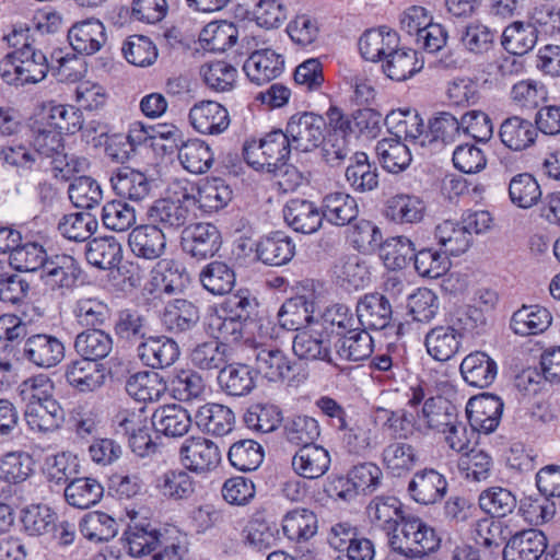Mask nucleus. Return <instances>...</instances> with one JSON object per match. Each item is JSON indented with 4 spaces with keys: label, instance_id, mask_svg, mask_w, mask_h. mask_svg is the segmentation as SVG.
I'll return each instance as SVG.
<instances>
[{
    "label": "nucleus",
    "instance_id": "51",
    "mask_svg": "<svg viewBox=\"0 0 560 560\" xmlns=\"http://www.w3.org/2000/svg\"><path fill=\"white\" fill-rule=\"evenodd\" d=\"M423 61L417 57V51L410 48L392 49L382 68L384 73L392 80L404 81L419 72Z\"/></svg>",
    "mask_w": 560,
    "mask_h": 560
},
{
    "label": "nucleus",
    "instance_id": "61",
    "mask_svg": "<svg viewBox=\"0 0 560 560\" xmlns=\"http://www.w3.org/2000/svg\"><path fill=\"white\" fill-rule=\"evenodd\" d=\"M282 529L288 539L306 541L317 532V516L307 509L290 511L283 517Z\"/></svg>",
    "mask_w": 560,
    "mask_h": 560
},
{
    "label": "nucleus",
    "instance_id": "4",
    "mask_svg": "<svg viewBox=\"0 0 560 560\" xmlns=\"http://www.w3.org/2000/svg\"><path fill=\"white\" fill-rule=\"evenodd\" d=\"M325 119L312 112L293 114L285 127V136L293 150L311 152L324 141Z\"/></svg>",
    "mask_w": 560,
    "mask_h": 560
},
{
    "label": "nucleus",
    "instance_id": "62",
    "mask_svg": "<svg viewBox=\"0 0 560 560\" xmlns=\"http://www.w3.org/2000/svg\"><path fill=\"white\" fill-rule=\"evenodd\" d=\"M348 230V240L362 254H373L382 245L383 235L378 226L365 219H355Z\"/></svg>",
    "mask_w": 560,
    "mask_h": 560
},
{
    "label": "nucleus",
    "instance_id": "30",
    "mask_svg": "<svg viewBox=\"0 0 560 560\" xmlns=\"http://www.w3.org/2000/svg\"><path fill=\"white\" fill-rule=\"evenodd\" d=\"M537 136L536 126L530 120L520 116L505 118L499 129L501 142L512 151L528 149L535 143Z\"/></svg>",
    "mask_w": 560,
    "mask_h": 560
},
{
    "label": "nucleus",
    "instance_id": "19",
    "mask_svg": "<svg viewBox=\"0 0 560 560\" xmlns=\"http://www.w3.org/2000/svg\"><path fill=\"white\" fill-rule=\"evenodd\" d=\"M336 362H358L368 359L373 352V339L363 327H355L334 341Z\"/></svg>",
    "mask_w": 560,
    "mask_h": 560
},
{
    "label": "nucleus",
    "instance_id": "57",
    "mask_svg": "<svg viewBox=\"0 0 560 560\" xmlns=\"http://www.w3.org/2000/svg\"><path fill=\"white\" fill-rule=\"evenodd\" d=\"M222 389L231 396H245L256 386L252 369L246 364H230L218 376Z\"/></svg>",
    "mask_w": 560,
    "mask_h": 560
},
{
    "label": "nucleus",
    "instance_id": "64",
    "mask_svg": "<svg viewBox=\"0 0 560 560\" xmlns=\"http://www.w3.org/2000/svg\"><path fill=\"white\" fill-rule=\"evenodd\" d=\"M81 534L91 541H108L118 533L117 522L108 514L94 511L85 514L79 524Z\"/></svg>",
    "mask_w": 560,
    "mask_h": 560
},
{
    "label": "nucleus",
    "instance_id": "22",
    "mask_svg": "<svg viewBox=\"0 0 560 560\" xmlns=\"http://www.w3.org/2000/svg\"><path fill=\"white\" fill-rule=\"evenodd\" d=\"M109 182L116 195L131 201L145 199L150 195L153 184L144 173L129 167L114 171Z\"/></svg>",
    "mask_w": 560,
    "mask_h": 560
},
{
    "label": "nucleus",
    "instance_id": "58",
    "mask_svg": "<svg viewBox=\"0 0 560 560\" xmlns=\"http://www.w3.org/2000/svg\"><path fill=\"white\" fill-rule=\"evenodd\" d=\"M320 331L326 336H343L357 327V316L345 304H334L325 308L318 322Z\"/></svg>",
    "mask_w": 560,
    "mask_h": 560
},
{
    "label": "nucleus",
    "instance_id": "39",
    "mask_svg": "<svg viewBox=\"0 0 560 560\" xmlns=\"http://www.w3.org/2000/svg\"><path fill=\"white\" fill-rule=\"evenodd\" d=\"M256 370L270 382L290 378L292 363L287 354L277 348L256 347L254 349Z\"/></svg>",
    "mask_w": 560,
    "mask_h": 560
},
{
    "label": "nucleus",
    "instance_id": "56",
    "mask_svg": "<svg viewBox=\"0 0 560 560\" xmlns=\"http://www.w3.org/2000/svg\"><path fill=\"white\" fill-rule=\"evenodd\" d=\"M165 389L162 376L155 372H138L126 382V392L138 401L159 400Z\"/></svg>",
    "mask_w": 560,
    "mask_h": 560
},
{
    "label": "nucleus",
    "instance_id": "5",
    "mask_svg": "<svg viewBox=\"0 0 560 560\" xmlns=\"http://www.w3.org/2000/svg\"><path fill=\"white\" fill-rule=\"evenodd\" d=\"M440 541L435 530L421 518L407 516L402 520L400 534L389 537V553L399 552L400 547L405 552H408L407 548L412 551H435Z\"/></svg>",
    "mask_w": 560,
    "mask_h": 560
},
{
    "label": "nucleus",
    "instance_id": "31",
    "mask_svg": "<svg viewBox=\"0 0 560 560\" xmlns=\"http://www.w3.org/2000/svg\"><path fill=\"white\" fill-rule=\"evenodd\" d=\"M72 48L85 55L97 52L106 43L104 24L98 20H86L73 25L68 32Z\"/></svg>",
    "mask_w": 560,
    "mask_h": 560
},
{
    "label": "nucleus",
    "instance_id": "44",
    "mask_svg": "<svg viewBox=\"0 0 560 560\" xmlns=\"http://www.w3.org/2000/svg\"><path fill=\"white\" fill-rule=\"evenodd\" d=\"M85 257L90 265L109 270L117 267L122 258L121 245L114 236L95 237L88 243Z\"/></svg>",
    "mask_w": 560,
    "mask_h": 560
},
{
    "label": "nucleus",
    "instance_id": "36",
    "mask_svg": "<svg viewBox=\"0 0 560 560\" xmlns=\"http://www.w3.org/2000/svg\"><path fill=\"white\" fill-rule=\"evenodd\" d=\"M125 539L132 557H142L155 550L160 542V532L151 522L131 517L125 530Z\"/></svg>",
    "mask_w": 560,
    "mask_h": 560
},
{
    "label": "nucleus",
    "instance_id": "53",
    "mask_svg": "<svg viewBox=\"0 0 560 560\" xmlns=\"http://www.w3.org/2000/svg\"><path fill=\"white\" fill-rule=\"evenodd\" d=\"M435 238L444 250V254L458 256L468 250L472 244V237L464 229L462 222L445 220L435 228Z\"/></svg>",
    "mask_w": 560,
    "mask_h": 560
},
{
    "label": "nucleus",
    "instance_id": "55",
    "mask_svg": "<svg viewBox=\"0 0 560 560\" xmlns=\"http://www.w3.org/2000/svg\"><path fill=\"white\" fill-rule=\"evenodd\" d=\"M104 489L94 478H73L65 488L66 501L78 509H89L100 502Z\"/></svg>",
    "mask_w": 560,
    "mask_h": 560
},
{
    "label": "nucleus",
    "instance_id": "42",
    "mask_svg": "<svg viewBox=\"0 0 560 560\" xmlns=\"http://www.w3.org/2000/svg\"><path fill=\"white\" fill-rule=\"evenodd\" d=\"M375 153L380 165L390 174L407 170L412 161L409 147L396 138H385L377 142Z\"/></svg>",
    "mask_w": 560,
    "mask_h": 560
},
{
    "label": "nucleus",
    "instance_id": "59",
    "mask_svg": "<svg viewBox=\"0 0 560 560\" xmlns=\"http://www.w3.org/2000/svg\"><path fill=\"white\" fill-rule=\"evenodd\" d=\"M314 304L304 295H298L288 299L278 312V320L282 328L287 330H300L303 326L312 322Z\"/></svg>",
    "mask_w": 560,
    "mask_h": 560
},
{
    "label": "nucleus",
    "instance_id": "48",
    "mask_svg": "<svg viewBox=\"0 0 560 560\" xmlns=\"http://www.w3.org/2000/svg\"><path fill=\"white\" fill-rule=\"evenodd\" d=\"M74 349L81 359L96 363L110 353L113 339L102 329H86L75 337Z\"/></svg>",
    "mask_w": 560,
    "mask_h": 560
},
{
    "label": "nucleus",
    "instance_id": "27",
    "mask_svg": "<svg viewBox=\"0 0 560 560\" xmlns=\"http://www.w3.org/2000/svg\"><path fill=\"white\" fill-rule=\"evenodd\" d=\"M256 255L265 265L283 266L294 257L295 244L284 232L277 231L258 241Z\"/></svg>",
    "mask_w": 560,
    "mask_h": 560
},
{
    "label": "nucleus",
    "instance_id": "32",
    "mask_svg": "<svg viewBox=\"0 0 560 560\" xmlns=\"http://www.w3.org/2000/svg\"><path fill=\"white\" fill-rule=\"evenodd\" d=\"M154 430L168 438H182L191 427L188 411L179 405H165L155 409L151 417Z\"/></svg>",
    "mask_w": 560,
    "mask_h": 560
},
{
    "label": "nucleus",
    "instance_id": "35",
    "mask_svg": "<svg viewBox=\"0 0 560 560\" xmlns=\"http://www.w3.org/2000/svg\"><path fill=\"white\" fill-rule=\"evenodd\" d=\"M320 212L323 219L336 226L351 224L359 214L357 200L349 194L336 191L323 198Z\"/></svg>",
    "mask_w": 560,
    "mask_h": 560
},
{
    "label": "nucleus",
    "instance_id": "60",
    "mask_svg": "<svg viewBox=\"0 0 560 560\" xmlns=\"http://www.w3.org/2000/svg\"><path fill=\"white\" fill-rule=\"evenodd\" d=\"M196 482L185 469H170L156 480V488L171 500H185L195 492Z\"/></svg>",
    "mask_w": 560,
    "mask_h": 560
},
{
    "label": "nucleus",
    "instance_id": "28",
    "mask_svg": "<svg viewBox=\"0 0 560 560\" xmlns=\"http://www.w3.org/2000/svg\"><path fill=\"white\" fill-rule=\"evenodd\" d=\"M65 378L75 390L91 393L104 385L106 375L101 365L80 359L67 364Z\"/></svg>",
    "mask_w": 560,
    "mask_h": 560
},
{
    "label": "nucleus",
    "instance_id": "3",
    "mask_svg": "<svg viewBox=\"0 0 560 560\" xmlns=\"http://www.w3.org/2000/svg\"><path fill=\"white\" fill-rule=\"evenodd\" d=\"M293 150L284 131L278 129L260 139H250L243 145L244 160L257 171H276L290 158Z\"/></svg>",
    "mask_w": 560,
    "mask_h": 560
},
{
    "label": "nucleus",
    "instance_id": "9",
    "mask_svg": "<svg viewBox=\"0 0 560 560\" xmlns=\"http://www.w3.org/2000/svg\"><path fill=\"white\" fill-rule=\"evenodd\" d=\"M447 487L448 483L443 474L434 468H423L412 475L407 492L415 502L430 505L442 501Z\"/></svg>",
    "mask_w": 560,
    "mask_h": 560
},
{
    "label": "nucleus",
    "instance_id": "23",
    "mask_svg": "<svg viewBox=\"0 0 560 560\" xmlns=\"http://www.w3.org/2000/svg\"><path fill=\"white\" fill-rule=\"evenodd\" d=\"M459 371L468 385L486 388L494 382L498 374V365L486 352L475 351L464 358Z\"/></svg>",
    "mask_w": 560,
    "mask_h": 560
},
{
    "label": "nucleus",
    "instance_id": "33",
    "mask_svg": "<svg viewBox=\"0 0 560 560\" xmlns=\"http://www.w3.org/2000/svg\"><path fill=\"white\" fill-rule=\"evenodd\" d=\"M329 452L320 445H306L292 457V468L301 477L317 479L324 476L330 467Z\"/></svg>",
    "mask_w": 560,
    "mask_h": 560
},
{
    "label": "nucleus",
    "instance_id": "14",
    "mask_svg": "<svg viewBox=\"0 0 560 560\" xmlns=\"http://www.w3.org/2000/svg\"><path fill=\"white\" fill-rule=\"evenodd\" d=\"M189 121L192 128L202 135H220L230 126L228 109L213 101H202L189 110Z\"/></svg>",
    "mask_w": 560,
    "mask_h": 560
},
{
    "label": "nucleus",
    "instance_id": "54",
    "mask_svg": "<svg viewBox=\"0 0 560 560\" xmlns=\"http://www.w3.org/2000/svg\"><path fill=\"white\" fill-rule=\"evenodd\" d=\"M416 448L407 443L394 441L387 444L382 452V463L394 476H401L411 470L418 463Z\"/></svg>",
    "mask_w": 560,
    "mask_h": 560
},
{
    "label": "nucleus",
    "instance_id": "47",
    "mask_svg": "<svg viewBox=\"0 0 560 560\" xmlns=\"http://www.w3.org/2000/svg\"><path fill=\"white\" fill-rule=\"evenodd\" d=\"M346 180L358 192L374 190L378 186L377 168L369 162L364 152H355L346 168Z\"/></svg>",
    "mask_w": 560,
    "mask_h": 560
},
{
    "label": "nucleus",
    "instance_id": "1",
    "mask_svg": "<svg viewBox=\"0 0 560 560\" xmlns=\"http://www.w3.org/2000/svg\"><path fill=\"white\" fill-rule=\"evenodd\" d=\"M28 33V28L14 30L7 37L16 49L0 61V77L10 85L36 84L48 73L47 57L35 46V39Z\"/></svg>",
    "mask_w": 560,
    "mask_h": 560
},
{
    "label": "nucleus",
    "instance_id": "7",
    "mask_svg": "<svg viewBox=\"0 0 560 560\" xmlns=\"http://www.w3.org/2000/svg\"><path fill=\"white\" fill-rule=\"evenodd\" d=\"M182 248L191 257L202 260L214 256L221 246V235L211 223H195L182 232Z\"/></svg>",
    "mask_w": 560,
    "mask_h": 560
},
{
    "label": "nucleus",
    "instance_id": "21",
    "mask_svg": "<svg viewBox=\"0 0 560 560\" xmlns=\"http://www.w3.org/2000/svg\"><path fill=\"white\" fill-rule=\"evenodd\" d=\"M283 218L291 229L302 234L316 232L323 221L322 212L314 202L299 198L291 199L285 203Z\"/></svg>",
    "mask_w": 560,
    "mask_h": 560
},
{
    "label": "nucleus",
    "instance_id": "12",
    "mask_svg": "<svg viewBox=\"0 0 560 560\" xmlns=\"http://www.w3.org/2000/svg\"><path fill=\"white\" fill-rule=\"evenodd\" d=\"M503 407L501 398L491 394L470 398L466 406L469 424L478 432H493L500 423Z\"/></svg>",
    "mask_w": 560,
    "mask_h": 560
},
{
    "label": "nucleus",
    "instance_id": "13",
    "mask_svg": "<svg viewBox=\"0 0 560 560\" xmlns=\"http://www.w3.org/2000/svg\"><path fill=\"white\" fill-rule=\"evenodd\" d=\"M284 69L282 55L265 48L253 51L243 65L248 80L257 85L269 83L278 78Z\"/></svg>",
    "mask_w": 560,
    "mask_h": 560
},
{
    "label": "nucleus",
    "instance_id": "43",
    "mask_svg": "<svg viewBox=\"0 0 560 560\" xmlns=\"http://www.w3.org/2000/svg\"><path fill=\"white\" fill-rule=\"evenodd\" d=\"M180 165L191 174H205L213 165L211 148L200 139H189L180 144L177 152Z\"/></svg>",
    "mask_w": 560,
    "mask_h": 560
},
{
    "label": "nucleus",
    "instance_id": "45",
    "mask_svg": "<svg viewBox=\"0 0 560 560\" xmlns=\"http://www.w3.org/2000/svg\"><path fill=\"white\" fill-rule=\"evenodd\" d=\"M537 38L538 30L535 24L515 21L504 28L501 45L508 52L522 56L535 47Z\"/></svg>",
    "mask_w": 560,
    "mask_h": 560
},
{
    "label": "nucleus",
    "instance_id": "15",
    "mask_svg": "<svg viewBox=\"0 0 560 560\" xmlns=\"http://www.w3.org/2000/svg\"><path fill=\"white\" fill-rule=\"evenodd\" d=\"M138 357L152 369H166L179 358L178 343L166 336H149L138 345Z\"/></svg>",
    "mask_w": 560,
    "mask_h": 560
},
{
    "label": "nucleus",
    "instance_id": "34",
    "mask_svg": "<svg viewBox=\"0 0 560 560\" xmlns=\"http://www.w3.org/2000/svg\"><path fill=\"white\" fill-rule=\"evenodd\" d=\"M462 338V332L453 326H436L425 335L424 345L434 360L444 362L459 351Z\"/></svg>",
    "mask_w": 560,
    "mask_h": 560
},
{
    "label": "nucleus",
    "instance_id": "41",
    "mask_svg": "<svg viewBox=\"0 0 560 560\" xmlns=\"http://www.w3.org/2000/svg\"><path fill=\"white\" fill-rule=\"evenodd\" d=\"M550 312L539 305H523L513 313L510 327L514 334L530 336L544 332L551 325Z\"/></svg>",
    "mask_w": 560,
    "mask_h": 560
},
{
    "label": "nucleus",
    "instance_id": "50",
    "mask_svg": "<svg viewBox=\"0 0 560 560\" xmlns=\"http://www.w3.org/2000/svg\"><path fill=\"white\" fill-rule=\"evenodd\" d=\"M198 320V307L192 302L182 299L168 303L162 314L163 325L174 334L192 329Z\"/></svg>",
    "mask_w": 560,
    "mask_h": 560
},
{
    "label": "nucleus",
    "instance_id": "46",
    "mask_svg": "<svg viewBox=\"0 0 560 560\" xmlns=\"http://www.w3.org/2000/svg\"><path fill=\"white\" fill-rule=\"evenodd\" d=\"M149 219L161 229H178L189 218V209L179 199L163 198L156 200L149 209Z\"/></svg>",
    "mask_w": 560,
    "mask_h": 560
},
{
    "label": "nucleus",
    "instance_id": "16",
    "mask_svg": "<svg viewBox=\"0 0 560 560\" xmlns=\"http://www.w3.org/2000/svg\"><path fill=\"white\" fill-rule=\"evenodd\" d=\"M386 125L394 130L396 139L404 138L412 144L425 145L429 139L422 117L416 109H396L386 116Z\"/></svg>",
    "mask_w": 560,
    "mask_h": 560
},
{
    "label": "nucleus",
    "instance_id": "25",
    "mask_svg": "<svg viewBox=\"0 0 560 560\" xmlns=\"http://www.w3.org/2000/svg\"><path fill=\"white\" fill-rule=\"evenodd\" d=\"M24 419L31 431L46 434L61 427L65 412L57 400H48L24 406Z\"/></svg>",
    "mask_w": 560,
    "mask_h": 560
},
{
    "label": "nucleus",
    "instance_id": "6",
    "mask_svg": "<svg viewBox=\"0 0 560 560\" xmlns=\"http://www.w3.org/2000/svg\"><path fill=\"white\" fill-rule=\"evenodd\" d=\"M179 460L185 469L207 472L221 462V452L215 443L203 436H190L179 447Z\"/></svg>",
    "mask_w": 560,
    "mask_h": 560
},
{
    "label": "nucleus",
    "instance_id": "40",
    "mask_svg": "<svg viewBox=\"0 0 560 560\" xmlns=\"http://www.w3.org/2000/svg\"><path fill=\"white\" fill-rule=\"evenodd\" d=\"M425 206L415 195L398 194L390 197L385 205V217L397 224H415L424 217Z\"/></svg>",
    "mask_w": 560,
    "mask_h": 560
},
{
    "label": "nucleus",
    "instance_id": "10",
    "mask_svg": "<svg viewBox=\"0 0 560 560\" xmlns=\"http://www.w3.org/2000/svg\"><path fill=\"white\" fill-rule=\"evenodd\" d=\"M80 273L79 262L72 256L59 254L49 257L39 278L50 290L63 293L75 287Z\"/></svg>",
    "mask_w": 560,
    "mask_h": 560
},
{
    "label": "nucleus",
    "instance_id": "49",
    "mask_svg": "<svg viewBox=\"0 0 560 560\" xmlns=\"http://www.w3.org/2000/svg\"><path fill=\"white\" fill-rule=\"evenodd\" d=\"M150 327L145 316L137 310H120L114 324V332L120 341L131 345L144 341Z\"/></svg>",
    "mask_w": 560,
    "mask_h": 560
},
{
    "label": "nucleus",
    "instance_id": "17",
    "mask_svg": "<svg viewBox=\"0 0 560 560\" xmlns=\"http://www.w3.org/2000/svg\"><path fill=\"white\" fill-rule=\"evenodd\" d=\"M547 537L535 528L513 535L503 549L504 560H539L546 552Z\"/></svg>",
    "mask_w": 560,
    "mask_h": 560
},
{
    "label": "nucleus",
    "instance_id": "11",
    "mask_svg": "<svg viewBox=\"0 0 560 560\" xmlns=\"http://www.w3.org/2000/svg\"><path fill=\"white\" fill-rule=\"evenodd\" d=\"M358 324L366 330H382L393 319V307L382 293H366L359 299L355 307Z\"/></svg>",
    "mask_w": 560,
    "mask_h": 560
},
{
    "label": "nucleus",
    "instance_id": "8",
    "mask_svg": "<svg viewBox=\"0 0 560 560\" xmlns=\"http://www.w3.org/2000/svg\"><path fill=\"white\" fill-rule=\"evenodd\" d=\"M65 355L63 342L52 335H33L23 345L24 359L40 369L57 366L65 359Z\"/></svg>",
    "mask_w": 560,
    "mask_h": 560
},
{
    "label": "nucleus",
    "instance_id": "24",
    "mask_svg": "<svg viewBox=\"0 0 560 560\" xmlns=\"http://www.w3.org/2000/svg\"><path fill=\"white\" fill-rule=\"evenodd\" d=\"M292 349L300 359L308 361L320 360L334 366H339L330 350V341L325 338L320 330L299 331L293 339Z\"/></svg>",
    "mask_w": 560,
    "mask_h": 560
},
{
    "label": "nucleus",
    "instance_id": "38",
    "mask_svg": "<svg viewBox=\"0 0 560 560\" xmlns=\"http://www.w3.org/2000/svg\"><path fill=\"white\" fill-rule=\"evenodd\" d=\"M399 36L386 26L364 32L359 39V49L362 57L369 61H378L386 58L388 52L397 48Z\"/></svg>",
    "mask_w": 560,
    "mask_h": 560
},
{
    "label": "nucleus",
    "instance_id": "63",
    "mask_svg": "<svg viewBox=\"0 0 560 560\" xmlns=\"http://www.w3.org/2000/svg\"><path fill=\"white\" fill-rule=\"evenodd\" d=\"M202 287L213 295L230 293L235 284L234 270L222 261H212L199 275Z\"/></svg>",
    "mask_w": 560,
    "mask_h": 560
},
{
    "label": "nucleus",
    "instance_id": "52",
    "mask_svg": "<svg viewBox=\"0 0 560 560\" xmlns=\"http://www.w3.org/2000/svg\"><path fill=\"white\" fill-rule=\"evenodd\" d=\"M9 259L10 265L18 271L40 273L49 257L39 241H22L12 250Z\"/></svg>",
    "mask_w": 560,
    "mask_h": 560
},
{
    "label": "nucleus",
    "instance_id": "20",
    "mask_svg": "<svg viewBox=\"0 0 560 560\" xmlns=\"http://www.w3.org/2000/svg\"><path fill=\"white\" fill-rule=\"evenodd\" d=\"M128 244L137 257L153 260L164 254L166 238L162 229L152 223L135 228L128 236Z\"/></svg>",
    "mask_w": 560,
    "mask_h": 560
},
{
    "label": "nucleus",
    "instance_id": "29",
    "mask_svg": "<svg viewBox=\"0 0 560 560\" xmlns=\"http://www.w3.org/2000/svg\"><path fill=\"white\" fill-rule=\"evenodd\" d=\"M184 200H192L205 212L224 208L232 199V190L223 179L206 178L197 186V195H183Z\"/></svg>",
    "mask_w": 560,
    "mask_h": 560
},
{
    "label": "nucleus",
    "instance_id": "37",
    "mask_svg": "<svg viewBox=\"0 0 560 560\" xmlns=\"http://www.w3.org/2000/svg\"><path fill=\"white\" fill-rule=\"evenodd\" d=\"M196 425L208 434L223 436L230 433L235 423L233 411L221 404H206L195 415Z\"/></svg>",
    "mask_w": 560,
    "mask_h": 560
},
{
    "label": "nucleus",
    "instance_id": "26",
    "mask_svg": "<svg viewBox=\"0 0 560 560\" xmlns=\"http://www.w3.org/2000/svg\"><path fill=\"white\" fill-rule=\"evenodd\" d=\"M366 515L372 525L387 534L397 530L406 516L402 515V504L394 495H377L366 506Z\"/></svg>",
    "mask_w": 560,
    "mask_h": 560
},
{
    "label": "nucleus",
    "instance_id": "2",
    "mask_svg": "<svg viewBox=\"0 0 560 560\" xmlns=\"http://www.w3.org/2000/svg\"><path fill=\"white\" fill-rule=\"evenodd\" d=\"M31 131L36 154L50 159L55 178L67 182L75 174L89 168V160L69 154L66 151L62 133L45 120H36Z\"/></svg>",
    "mask_w": 560,
    "mask_h": 560
},
{
    "label": "nucleus",
    "instance_id": "18",
    "mask_svg": "<svg viewBox=\"0 0 560 560\" xmlns=\"http://www.w3.org/2000/svg\"><path fill=\"white\" fill-rule=\"evenodd\" d=\"M458 416L456 407L443 396H433L424 400L422 408L417 412L419 429L446 432Z\"/></svg>",
    "mask_w": 560,
    "mask_h": 560
}]
</instances>
